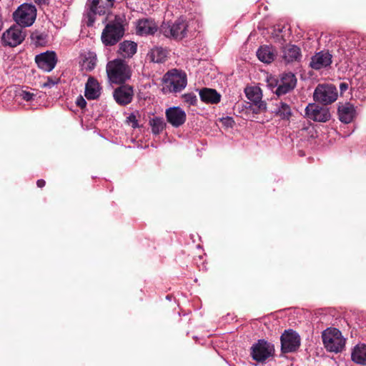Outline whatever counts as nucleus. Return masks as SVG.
Masks as SVG:
<instances>
[{"instance_id": "36", "label": "nucleus", "mask_w": 366, "mask_h": 366, "mask_svg": "<svg viewBox=\"0 0 366 366\" xmlns=\"http://www.w3.org/2000/svg\"><path fill=\"white\" fill-rule=\"evenodd\" d=\"M127 122L128 123H132V127L133 129H137L139 127L138 120L137 119L136 115L134 113H131L129 117H127Z\"/></svg>"}, {"instance_id": "1", "label": "nucleus", "mask_w": 366, "mask_h": 366, "mask_svg": "<svg viewBox=\"0 0 366 366\" xmlns=\"http://www.w3.org/2000/svg\"><path fill=\"white\" fill-rule=\"evenodd\" d=\"M127 25L124 15H115L114 19L109 21L101 34V41L105 46L116 45L124 36Z\"/></svg>"}, {"instance_id": "20", "label": "nucleus", "mask_w": 366, "mask_h": 366, "mask_svg": "<svg viewBox=\"0 0 366 366\" xmlns=\"http://www.w3.org/2000/svg\"><path fill=\"white\" fill-rule=\"evenodd\" d=\"M101 95V86L94 76H89L85 85L84 96L88 100H95Z\"/></svg>"}, {"instance_id": "18", "label": "nucleus", "mask_w": 366, "mask_h": 366, "mask_svg": "<svg viewBox=\"0 0 366 366\" xmlns=\"http://www.w3.org/2000/svg\"><path fill=\"white\" fill-rule=\"evenodd\" d=\"M332 56L329 51H320L311 58L310 66L315 70L330 66Z\"/></svg>"}, {"instance_id": "14", "label": "nucleus", "mask_w": 366, "mask_h": 366, "mask_svg": "<svg viewBox=\"0 0 366 366\" xmlns=\"http://www.w3.org/2000/svg\"><path fill=\"white\" fill-rule=\"evenodd\" d=\"M101 0H87L86 3V12L84 16L87 19L86 26H93L96 21V15H104L106 13L107 6H100Z\"/></svg>"}, {"instance_id": "19", "label": "nucleus", "mask_w": 366, "mask_h": 366, "mask_svg": "<svg viewBox=\"0 0 366 366\" xmlns=\"http://www.w3.org/2000/svg\"><path fill=\"white\" fill-rule=\"evenodd\" d=\"M339 119L341 122L349 124L352 122L356 117V109L350 102L340 104L337 108Z\"/></svg>"}, {"instance_id": "11", "label": "nucleus", "mask_w": 366, "mask_h": 366, "mask_svg": "<svg viewBox=\"0 0 366 366\" xmlns=\"http://www.w3.org/2000/svg\"><path fill=\"white\" fill-rule=\"evenodd\" d=\"M280 85L273 91L278 97L292 92L297 86V79L291 71L285 72L279 76Z\"/></svg>"}, {"instance_id": "24", "label": "nucleus", "mask_w": 366, "mask_h": 366, "mask_svg": "<svg viewBox=\"0 0 366 366\" xmlns=\"http://www.w3.org/2000/svg\"><path fill=\"white\" fill-rule=\"evenodd\" d=\"M137 51V44L129 40H124L119 44L117 53L124 58H132Z\"/></svg>"}, {"instance_id": "27", "label": "nucleus", "mask_w": 366, "mask_h": 366, "mask_svg": "<svg viewBox=\"0 0 366 366\" xmlns=\"http://www.w3.org/2000/svg\"><path fill=\"white\" fill-rule=\"evenodd\" d=\"M167 58V50L161 47L156 46L151 49L150 59L155 63H164Z\"/></svg>"}, {"instance_id": "12", "label": "nucleus", "mask_w": 366, "mask_h": 366, "mask_svg": "<svg viewBox=\"0 0 366 366\" xmlns=\"http://www.w3.org/2000/svg\"><path fill=\"white\" fill-rule=\"evenodd\" d=\"M34 60L39 69L50 72L56 66L58 58L54 51H46L36 55Z\"/></svg>"}, {"instance_id": "13", "label": "nucleus", "mask_w": 366, "mask_h": 366, "mask_svg": "<svg viewBox=\"0 0 366 366\" xmlns=\"http://www.w3.org/2000/svg\"><path fill=\"white\" fill-rule=\"evenodd\" d=\"M305 111L306 117L314 122H326L331 117L327 108L320 107L315 103L309 104Z\"/></svg>"}, {"instance_id": "39", "label": "nucleus", "mask_w": 366, "mask_h": 366, "mask_svg": "<svg viewBox=\"0 0 366 366\" xmlns=\"http://www.w3.org/2000/svg\"><path fill=\"white\" fill-rule=\"evenodd\" d=\"M76 104L77 107L83 109L86 108L87 103L84 98L81 95H79L76 98Z\"/></svg>"}, {"instance_id": "30", "label": "nucleus", "mask_w": 366, "mask_h": 366, "mask_svg": "<svg viewBox=\"0 0 366 366\" xmlns=\"http://www.w3.org/2000/svg\"><path fill=\"white\" fill-rule=\"evenodd\" d=\"M246 97L251 102H257L262 100V91L258 86L247 87L244 89Z\"/></svg>"}, {"instance_id": "15", "label": "nucleus", "mask_w": 366, "mask_h": 366, "mask_svg": "<svg viewBox=\"0 0 366 366\" xmlns=\"http://www.w3.org/2000/svg\"><path fill=\"white\" fill-rule=\"evenodd\" d=\"M159 30L155 20L152 18H143L136 23V34L139 36H154Z\"/></svg>"}, {"instance_id": "4", "label": "nucleus", "mask_w": 366, "mask_h": 366, "mask_svg": "<svg viewBox=\"0 0 366 366\" xmlns=\"http://www.w3.org/2000/svg\"><path fill=\"white\" fill-rule=\"evenodd\" d=\"M188 27L189 23L179 18L172 24L164 21L159 26V32L167 38L182 40L187 36Z\"/></svg>"}, {"instance_id": "5", "label": "nucleus", "mask_w": 366, "mask_h": 366, "mask_svg": "<svg viewBox=\"0 0 366 366\" xmlns=\"http://www.w3.org/2000/svg\"><path fill=\"white\" fill-rule=\"evenodd\" d=\"M322 338L324 347L328 352L338 353L345 347L346 340L337 328L326 329L322 333Z\"/></svg>"}, {"instance_id": "34", "label": "nucleus", "mask_w": 366, "mask_h": 366, "mask_svg": "<svg viewBox=\"0 0 366 366\" xmlns=\"http://www.w3.org/2000/svg\"><path fill=\"white\" fill-rule=\"evenodd\" d=\"M60 82V78L47 76L46 81L42 84L44 88H51L53 86Z\"/></svg>"}, {"instance_id": "17", "label": "nucleus", "mask_w": 366, "mask_h": 366, "mask_svg": "<svg viewBox=\"0 0 366 366\" xmlns=\"http://www.w3.org/2000/svg\"><path fill=\"white\" fill-rule=\"evenodd\" d=\"M134 96L133 88L128 84H120L114 89L113 97L116 102L121 106H126L132 102Z\"/></svg>"}, {"instance_id": "9", "label": "nucleus", "mask_w": 366, "mask_h": 366, "mask_svg": "<svg viewBox=\"0 0 366 366\" xmlns=\"http://www.w3.org/2000/svg\"><path fill=\"white\" fill-rule=\"evenodd\" d=\"M280 341L283 353L295 352L300 346L301 338L297 332L289 329L282 334Z\"/></svg>"}, {"instance_id": "23", "label": "nucleus", "mask_w": 366, "mask_h": 366, "mask_svg": "<svg viewBox=\"0 0 366 366\" xmlns=\"http://www.w3.org/2000/svg\"><path fill=\"white\" fill-rule=\"evenodd\" d=\"M351 360L357 365H366V344L358 343L352 349Z\"/></svg>"}, {"instance_id": "16", "label": "nucleus", "mask_w": 366, "mask_h": 366, "mask_svg": "<svg viewBox=\"0 0 366 366\" xmlns=\"http://www.w3.org/2000/svg\"><path fill=\"white\" fill-rule=\"evenodd\" d=\"M165 115L167 122L175 128L183 125L187 119L186 112L179 107H172L167 109Z\"/></svg>"}, {"instance_id": "25", "label": "nucleus", "mask_w": 366, "mask_h": 366, "mask_svg": "<svg viewBox=\"0 0 366 366\" xmlns=\"http://www.w3.org/2000/svg\"><path fill=\"white\" fill-rule=\"evenodd\" d=\"M257 56L262 62L271 63L274 59L272 47L267 45L260 46L257 51Z\"/></svg>"}, {"instance_id": "6", "label": "nucleus", "mask_w": 366, "mask_h": 366, "mask_svg": "<svg viewBox=\"0 0 366 366\" xmlns=\"http://www.w3.org/2000/svg\"><path fill=\"white\" fill-rule=\"evenodd\" d=\"M36 18V9L31 4L24 3L13 13L14 20L22 28L31 26Z\"/></svg>"}, {"instance_id": "35", "label": "nucleus", "mask_w": 366, "mask_h": 366, "mask_svg": "<svg viewBox=\"0 0 366 366\" xmlns=\"http://www.w3.org/2000/svg\"><path fill=\"white\" fill-rule=\"evenodd\" d=\"M219 121L226 128H232L235 124L234 120L231 117H222Z\"/></svg>"}, {"instance_id": "37", "label": "nucleus", "mask_w": 366, "mask_h": 366, "mask_svg": "<svg viewBox=\"0 0 366 366\" xmlns=\"http://www.w3.org/2000/svg\"><path fill=\"white\" fill-rule=\"evenodd\" d=\"M20 97L26 102L31 101L34 99V94L27 91H22Z\"/></svg>"}, {"instance_id": "26", "label": "nucleus", "mask_w": 366, "mask_h": 366, "mask_svg": "<svg viewBox=\"0 0 366 366\" xmlns=\"http://www.w3.org/2000/svg\"><path fill=\"white\" fill-rule=\"evenodd\" d=\"M82 57V66L86 71H92L96 65L97 57L94 51H89L84 54H81Z\"/></svg>"}, {"instance_id": "3", "label": "nucleus", "mask_w": 366, "mask_h": 366, "mask_svg": "<svg viewBox=\"0 0 366 366\" xmlns=\"http://www.w3.org/2000/svg\"><path fill=\"white\" fill-rule=\"evenodd\" d=\"M163 82L164 84V91L172 93L180 92L187 86V74L182 70L173 69L164 75Z\"/></svg>"}, {"instance_id": "2", "label": "nucleus", "mask_w": 366, "mask_h": 366, "mask_svg": "<svg viewBox=\"0 0 366 366\" xmlns=\"http://www.w3.org/2000/svg\"><path fill=\"white\" fill-rule=\"evenodd\" d=\"M109 81L115 84H123L131 77V71L127 62L122 59L109 61L106 67Z\"/></svg>"}, {"instance_id": "31", "label": "nucleus", "mask_w": 366, "mask_h": 366, "mask_svg": "<svg viewBox=\"0 0 366 366\" xmlns=\"http://www.w3.org/2000/svg\"><path fill=\"white\" fill-rule=\"evenodd\" d=\"M254 114H259L262 112H266L267 104L264 101H259L257 102H251L248 107Z\"/></svg>"}, {"instance_id": "22", "label": "nucleus", "mask_w": 366, "mask_h": 366, "mask_svg": "<svg viewBox=\"0 0 366 366\" xmlns=\"http://www.w3.org/2000/svg\"><path fill=\"white\" fill-rule=\"evenodd\" d=\"M282 58L287 63L300 61L302 57L300 48L295 44H288L282 48Z\"/></svg>"}, {"instance_id": "40", "label": "nucleus", "mask_w": 366, "mask_h": 366, "mask_svg": "<svg viewBox=\"0 0 366 366\" xmlns=\"http://www.w3.org/2000/svg\"><path fill=\"white\" fill-rule=\"evenodd\" d=\"M340 95H342L345 92H346L349 88V84L347 82H341L340 84Z\"/></svg>"}, {"instance_id": "44", "label": "nucleus", "mask_w": 366, "mask_h": 366, "mask_svg": "<svg viewBox=\"0 0 366 366\" xmlns=\"http://www.w3.org/2000/svg\"><path fill=\"white\" fill-rule=\"evenodd\" d=\"M274 31L275 33H276V32L280 33V32H282V29H274Z\"/></svg>"}, {"instance_id": "33", "label": "nucleus", "mask_w": 366, "mask_h": 366, "mask_svg": "<svg viewBox=\"0 0 366 366\" xmlns=\"http://www.w3.org/2000/svg\"><path fill=\"white\" fill-rule=\"evenodd\" d=\"M182 99L189 106H196L197 104V96L193 92L182 94Z\"/></svg>"}, {"instance_id": "7", "label": "nucleus", "mask_w": 366, "mask_h": 366, "mask_svg": "<svg viewBox=\"0 0 366 366\" xmlns=\"http://www.w3.org/2000/svg\"><path fill=\"white\" fill-rule=\"evenodd\" d=\"M274 345L264 339H259L251 347L250 355L257 362H264L274 355Z\"/></svg>"}, {"instance_id": "41", "label": "nucleus", "mask_w": 366, "mask_h": 366, "mask_svg": "<svg viewBox=\"0 0 366 366\" xmlns=\"http://www.w3.org/2000/svg\"><path fill=\"white\" fill-rule=\"evenodd\" d=\"M115 0H106V6L107 9H110L114 7Z\"/></svg>"}, {"instance_id": "8", "label": "nucleus", "mask_w": 366, "mask_h": 366, "mask_svg": "<svg viewBox=\"0 0 366 366\" xmlns=\"http://www.w3.org/2000/svg\"><path fill=\"white\" fill-rule=\"evenodd\" d=\"M337 90L333 84H318L315 89L313 99L316 102L328 105L337 99Z\"/></svg>"}, {"instance_id": "38", "label": "nucleus", "mask_w": 366, "mask_h": 366, "mask_svg": "<svg viewBox=\"0 0 366 366\" xmlns=\"http://www.w3.org/2000/svg\"><path fill=\"white\" fill-rule=\"evenodd\" d=\"M268 82V86H269V88L272 89V91H274V89H277L278 85H280V81H279V78L278 79H274V78H270L269 79H268L267 81Z\"/></svg>"}, {"instance_id": "32", "label": "nucleus", "mask_w": 366, "mask_h": 366, "mask_svg": "<svg viewBox=\"0 0 366 366\" xmlns=\"http://www.w3.org/2000/svg\"><path fill=\"white\" fill-rule=\"evenodd\" d=\"M47 34L40 33L37 31L31 33V39L35 42L36 45L43 46L46 42Z\"/></svg>"}, {"instance_id": "43", "label": "nucleus", "mask_w": 366, "mask_h": 366, "mask_svg": "<svg viewBox=\"0 0 366 366\" xmlns=\"http://www.w3.org/2000/svg\"><path fill=\"white\" fill-rule=\"evenodd\" d=\"M35 2L39 5H48L49 0H34Z\"/></svg>"}, {"instance_id": "21", "label": "nucleus", "mask_w": 366, "mask_h": 366, "mask_svg": "<svg viewBox=\"0 0 366 366\" xmlns=\"http://www.w3.org/2000/svg\"><path fill=\"white\" fill-rule=\"evenodd\" d=\"M201 101L207 104H217L221 101V94L214 89L204 87L199 90Z\"/></svg>"}, {"instance_id": "42", "label": "nucleus", "mask_w": 366, "mask_h": 366, "mask_svg": "<svg viewBox=\"0 0 366 366\" xmlns=\"http://www.w3.org/2000/svg\"><path fill=\"white\" fill-rule=\"evenodd\" d=\"M46 185V182L43 179H38L36 181V186L39 188H43Z\"/></svg>"}, {"instance_id": "10", "label": "nucleus", "mask_w": 366, "mask_h": 366, "mask_svg": "<svg viewBox=\"0 0 366 366\" xmlns=\"http://www.w3.org/2000/svg\"><path fill=\"white\" fill-rule=\"evenodd\" d=\"M26 34L22 27L18 26H12L1 36L2 45L4 46L15 47L25 39Z\"/></svg>"}, {"instance_id": "29", "label": "nucleus", "mask_w": 366, "mask_h": 366, "mask_svg": "<svg viewBox=\"0 0 366 366\" xmlns=\"http://www.w3.org/2000/svg\"><path fill=\"white\" fill-rule=\"evenodd\" d=\"M275 114L283 120H289L292 116L291 108L288 104L281 101L279 104H277Z\"/></svg>"}, {"instance_id": "28", "label": "nucleus", "mask_w": 366, "mask_h": 366, "mask_svg": "<svg viewBox=\"0 0 366 366\" xmlns=\"http://www.w3.org/2000/svg\"><path fill=\"white\" fill-rule=\"evenodd\" d=\"M149 125L151 127L152 134L158 135L166 128L167 124L162 117H154L149 119Z\"/></svg>"}]
</instances>
